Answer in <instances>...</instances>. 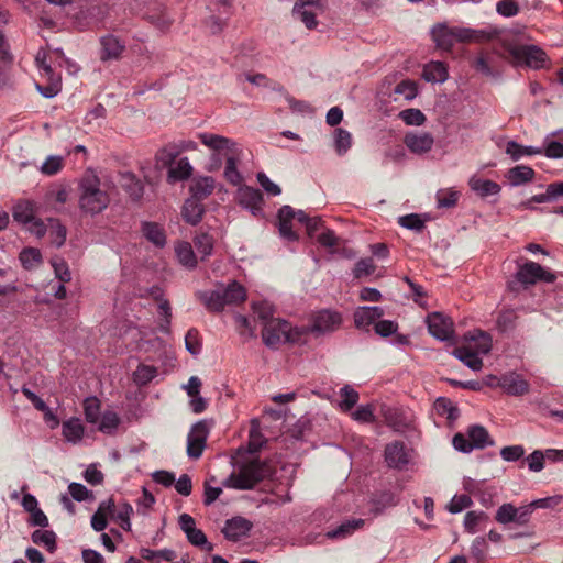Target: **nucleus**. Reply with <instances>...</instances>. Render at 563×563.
<instances>
[{
    "label": "nucleus",
    "mask_w": 563,
    "mask_h": 563,
    "mask_svg": "<svg viewBox=\"0 0 563 563\" xmlns=\"http://www.w3.org/2000/svg\"><path fill=\"white\" fill-rule=\"evenodd\" d=\"M516 278L521 284L533 285L539 280L553 283L556 277L553 273L545 271L540 264L529 261L519 267Z\"/></svg>",
    "instance_id": "9d476101"
},
{
    "label": "nucleus",
    "mask_w": 563,
    "mask_h": 563,
    "mask_svg": "<svg viewBox=\"0 0 563 563\" xmlns=\"http://www.w3.org/2000/svg\"><path fill=\"white\" fill-rule=\"evenodd\" d=\"M295 219V210L290 206H283L278 211V229L280 235L288 241H297L298 235L292 230L291 222Z\"/></svg>",
    "instance_id": "aec40b11"
},
{
    "label": "nucleus",
    "mask_w": 563,
    "mask_h": 563,
    "mask_svg": "<svg viewBox=\"0 0 563 563\" xmlns=\"http://www.w3.org/2000/svg\"><path fill=\"white\" fill-rule=\"evenodd\" d=\"M404 143L410 152L415 154H424L432 148L434 139L428 132H409L405 135Z\"/></svg>",
    "instance_id": "a211bd4d"
},
{
    "label": "nucleus",
    "mask_w": 563,
    "mask_h": 563,
    "mask_svg": "<svg viewBox=\"0 0 563 563\" xmlns=\"http://www.w3.org/2000/svg\"><path fill=\"white\" fill-rule=\"evenodd\" d=\"M509 54L516 66L525 65L532 69H542L549 63L547 53L537 45H515L509 48Z\"/></svg>",
    "instance_id": "0eeeda50"
},
{
    "label": "nucleus",
    "mask_w": 563,
    "mask_h": 563,
    "mask_svg": "<svg viewBox=\"0 0 563 563\" xmlns=\"http://www.w3.org/2000/svg\"><path fill=\"white\" fill-rule=\"evenodd\" d=\"M426 322L429 333L440 341H448L454 334L453 321L441 312L428 314Z\"/></svg>",
    "instance_id": "9b49d317"
},
{
    "label": "nucleus",
    "mask_w": 563,
    "mask_h": 563,
    "mask_svg": "<svg viewBox=\"0 0 563 563\" xmlns=\"http://www.w3.org/2000/svg\"><path fill=\"white\" fill-rule=\"evenodd\" d=\"M492 350V338L483 331H477L471 336L466 344L457 346L452 354L464 365L473 371H479L483 367L482 355H486Z\"/></svg>",
    "instance_id": "20e7f679"
},
{
    "label": "nucleus",
    "mask_w": 563,
    "mask_h": 563,
    "mask_svg": "<svg viewBox=\"0 0 563 563\" xmlns=\"http://www.w3.org/2000/svg\"><path fill=\"white\" fill-rule=\"evenodd\" d=\"M196 297L208 311L220 312L227 305L243 302L246 299V290L236 280H232L227 286L220 285L213 290L197 291Z\"/></svg>",
    "instance_id": "7ed1b4c3"
},
{
    "label": "nucleus",
    "mask_w": 563,
    "mask_h": 563,
    "mask_svg": "<svg viewBox=\"0 0 563 563\" xmlns=\"http://www.w3.org/2000/svg\"><path fill=\"white\" fill-rule=\"evenodd\" d=\"M12 214L16 222L27 224L35 217L34 203L29 200L19 201L14 205Z\"/></svg>",
    "instance_id": "f704fd0d"
},
{
    "label": "nucleus",
    "mask_w": 563,
    "mask_h": 563,
    "mask_svg": "<svg viewBox=\"0 0 563 563\" xmlns=\"http://www.w3.org/2000/svg\"><path fill=\"white\" fill-rule=\"evenodd\" d=\"M178 153L175 143H169L159 148L155 154V166L158 169L169 168L177 158Z\"/></svg>",
    "instance_id": "c9c22d12"
},
{
    "label": "nucleus",
    "mask_w": 563,
    "mask_h": 563,
    "mask_svg": "<svg viewBox=\"0 0 563 563\" xmlns=\"http://www.w3.org/2000/svg\"><path fill=\"white\" fill-rule=\"evenodd\" d=\"M398 223L415 232H421L426 228V221L417 213L400 217Z\"/></svg>",
    "instance_id": "13d9d810"
},
{
    "label": "nucleus",
    "mask_w": 563,
    "mask_h": 563,
    "mask_svg": "<svg viewBox=\"0 0 563 563\" xmlns=\"http://www.w3.org/2000/svg\"><path fill=\"white\" fill-rule=\"evenodd\" d=\"M241 153H242V151L240 150L239 152L234 153L233 155H231L230 157H227L224 159L225 166H224L223 176L230 184H232L234 186L240 185L243 180L241 173L238 170V163H239Z\"/></svg>",
    "instance_id": "473e14b6"
},
{
    "label": "nucleus",
    "mask_w": 563,
    "mask_h": 563,
    "mask_svg": "<svg viewBox=\"0 0 563 563\" xmlns=\"http://www.w3.org/2000/svg\"><path fill=\"white\" fill-rule=\"evenodd\" d=\"M448 76V68L442 62H431L423 67L422 77L428 82H444Z\"/></svg>",
    "instance_id": "c85d7f7f"
},
{
    "label": "nucleus",
    "mask_w": 563,
    "mask_h": 563,
    "mask_svg": "<svg viewBox=\"0 0 563 563\" xmlns=\"http://www.w3.org/2000/svg\"><path fill=\"white\" fill-rule=\"evenodd\" d=\"M384 456L387 465L391 468L404 470L409 463L407 449L401 441L388 443Z\"/></svg>",
    "instance_id": "dca6fc26"
},
{
    "label": "nucleus",
    "mask_w": 563,
    "mask_h": 563,
    "mask_svg": "<svg viewBox=\"0 0 563 563\" xmlns=\"http://www.w3.org/2000/svg\"><path fill=\"white\" fill-rule=\"evenodd\" d=\"M525 452L522 445H508L500 450V456L506 462H517L525 455Z\"/></svg>",
    "instance_id": "69168bd1"
},
{
    "label": "nucleus",
    "mask_w": 563,
    "mask_h": 563,
    "mask_svg": "<svg viewBox=\"0 0 563 563\" xmlns=\"http://www.w3.org/2000/svg\"><path fill=\"white\" fill-rule=\"evenodd\" d=\"M133 514V508L128 501H123L118 505V507H113V511L111 512V518L117 520L120 527L125 530H131V515Z\"/></svg>",
    "instance_id": "ea45409f"
},
{
    "label": "nucleus",
    "mask_w": 563,
    "mask_h": 563,
    "mask_svg": "<svg viewBox=\"0 0 563 563\" xmlns=\"http://www.w3.org/2000/svg\"><path fill=\"white\" fill-rule=\"evenodd\" d=\"M399 118L407 124V125H417L420 126L426 122V115L423 112L419 109L410 108L402 110L399 113Z\"/></svg>",
    "instance_id": "4d7b16f0"
},
{
    "label": "nucleus",
    "mask_w": 563,
    "mask_h": 563,
    "mask_svg": "<svg viewBox=\"0 0 563 563\" xmlns=\"http://www.w3.org/2000/svg\"><path fill=\"white\" fill-rule=\"evenodd\" d=\"M467 437L472 442V448L484 449L488 445H493L494 441L490 439L488 431L478 424L472 426L467 430Z\"/></svg>",
    "instance_id": "2f4dec72"
},
{
    "label": "nucleus",
    "mask_w": 563,
    "mask_h": 563,
    "mask_svg": "<svg viewBox=\"0 0 563 563\" xmlns=\"http://www.w3.org/2000/svg\"><path fill=\"white\" fill-rule=\"evenodd\" d=\"M352 145L351 133L343 129L335 130L334 146L339 155L345 154Z\"/></svg>",
    "instance_id": "6e6d98bb"
},
{
    "label": "nucleus",
    "mask_w": 563,
    "mask_h": 563,
    "mask_svg": "<svg viewBox=\"0 0 563 563\" xmlns=\"http://www.w3.org/2000/svg\"><path fill=\"white\" fill-rule=\"evenodd\" d=\"M213 238L206 233H199L194 239V244L198 253L201 254V260H206L212 254L213 251Z\"/></svg>",
    "instance_id": "09e8293b"
},
{
    "label": "nucleus",
    "mask_w": 563,
    "mask_h": 563,
    "mask_svg": "<svg viewBox=\"0 0 563 563\" xmlns=\"http://www.w3.org/2000/svg\"><path fill=\"white\" fill-rule=\"evenodd\" d=\"M488 543L484 537H477L471 545V555L476 563H483L486 560Z\"/></svg>",
    "instance_id": "bf43d9fd"
},
{
    "label": "nucleus",
    "mask_w": 563,
    "mask_h": 563,
    "mask_svg": "<svg viewBox=\"0 0 563 563\" xmlns=\"http://www.w3.org/2000/svg\"><path fill=\"white\" fill-rule=\"evenodd\" d=\"M19 260L25 269H33L42 263V254L35 247H25L21 251Z\"/></svg>",
    "instance_id": "de8ad7c7"
},
{
    "label": "nucleus",
    "mask_w": 563,
    "mask_h": 563,
    "mask_svg": "<svg viewBox=\"0 0 563 563\" xmlns=\"http://www.w3.org/2000/svg\"><path fill=\"white\" fill-rule=\"evenodd\" d=\"M252 528L253 523L250 520L241 516H235L225 520L221 532L227 540L236 542L246 537Z\"/></svg>",
    "instance_id": "4468645a"
},
{
    "label": "nucleus",
    "mask_w": 563,
    "mask_h": 563,
    "mask_svg": "<svg viewBox=\"0 0 563 563\" xmlns=\"http://www.w3.org/2000/svg\"><path fill=\"white\" fill-rule=\"evenodd\" d=\"M175 253L178 262L188 269L197 266V257L189 242H178L175 246Z\"/></svg>",
    "instance_id": "7c9ffc66"
},
{
    "label": "nucleus",
    "mask_w": 563,
    "mask_h": 563,
    "mask_svg": "<svg viewBox=\"0 0 563 563\" xmlns=\"http://www.w3.org/2000/svg\"><path fill=\"white\" fill-rule=\"evenodd\" d=\"M395 93L404 96L406 100H411L418 93L417 84L413 80H402L395 87Z\"/></svg>",
    "instance_id": "0e129e2a"
},
{
    "label": "nucleus",
    "mask_w": 563,
    "mask_h": 563,
    "mask_svg": "<svg viewBox=\"0 0 563 563\" xmlns=\"http://www.w3.org/2000/svg\"><path fill=\"white\" fill-rule=\"evenodd\" d=\"M51 263L54 268V273L60 283L70 282L71 274L68 264L64 258L56 256L52 258Z\"/></svg>",
    "instance_id": "052dcab7"
},
{
    "label": "nucleus",
    "mask_w": 563,
    "mask_h": 563,
    "mask_svg": "<svg viewBox=\"0 0 563 563\" xmlns=\"http://www.w3.org/2000/svg\"><path fill=\"white\" fill-rule=\"evenodd\" d=\"M125 43L113 34L104 35L100 38V60H119L125 52Z\"/></svg>",
    "instance_id": "2eb2a0df"
},
{
    "label": "nucleus",
    "mask_w": 563,
    "mask_h": 563,
    "mask_svg": "<svg viewBox=\"0 0 563 563\" xmlns=\"http://www.w3.org/2000/svg\"><path fill=\"white\" fill-rule=\"evenodd\" d=\"M340 409L347 412L357 404L360 395L353 387L345 385L340 389Z\"/></svg>",
    "instance_id": "8fccbe9b"
},
{
    "label": "nucleus",
    "mask_w": 563,
    "mask_h": 563,
    "mask_svg": "<svg viewBox=\"0 0 563 563\" xmlns=\"http://www.w3.org/2000/svg\"><path fill=\"white\" fill-rule=\"evenodd\" d=\"M262 338L269 347H276L282 342H295L297 340L292 336L290 324L280 319L267 322L263 328Z\"/></svg>",
    "instance_id": "6e6552de"
},
{
    "label": "nucleus",
    "mask_w": 563,
    "mask_h": 563,
    "mask_svg": "<svg viewBox=\"0 0 563 563\" xmlns=\"http://www.w3.org/2000/svg\"><path fill=\"white\" fill-rule=\"evenodd\" d=\"M432 38L437 46L443 51H451L455 42H471L475 40V31L465 27H449L439 23L432 27Z\"/></svg>",
    "instance_id": "423d86ee"
},
{
    "label": "nucleus",
    "mask_w": 563,
    "mask_h": 563,
    "mask_svg": "<svg viewBox=\"0 0 563 563\" xmlns=\"http://www.w3.org/2000/svg\"><path fill=\"white\" fill-rule=\"evenodd\" d=\"M209 427L206 420L195 423L187 437V454L190 459H199L206 448Z\"/></svg>",
    "instance_id": "1a4fd4ad"
},
{
    "label": "nucleus",
    "mask_w": 563,
    "mask_h": 563,
    "mask_svg": "<svg viewBox=\"0 0 563 563\" xmlns=\"http://www.w3.org/2000/svg\"><path fill=\"white\" fill-rule=\"evenodd\" d=\"M120 184L123 190L133 201H139L144 195V185L132 172H124L120 175Z\"/></svg>",
    "instance_id": "4be33fe9"
},
{
    "label": "nucleus",
    "mask_w": 563,
    "mask_h": 563,
    "mask_svg": "<svg viewBox=\"0 0 563 563\" xmlns=\"http://www.w3.org/2000/svg\"><path fill=\"white\" fill-rule=\"evenodd\" d=\"M192 166L187 157H181L172 165L167 172V181L170 184L188 179L192 175Z\"/></svg>",
    "instance_id": "a878e982"
},
{
    "label": "nucleus",
    "mask_w": 563,
    "mask_h": 563,
    "mask_svg": "<svg viewBox=\"0 0 563 563\" xmlns=\"http://www.w3.org/2000/svg\"><path fill=\"white\" fill-rule=\"evenodd\" d=\"M271 474L272 468L266 461L252 457L236 463V470L225 478L223 485L240 490L252 489Z\"/></svg>",
    "instance_id": "f03ea898"
},
{
    "label": "nucleus",
    "mask_w": 563,
    "mask_h": 563,
    "mask_svg": "<svg viewBox=\"0 0 563 563\" xmlns=\"http://www.w3.org/2000/svg\"><path fill=\"white\" fill-rule=\"evenodd\" d=\"M384 316V310L380 307H361L354 312V322L358 329H367Z\"/></svg>",
    "instance_id": "412c9836"
},
{
    "label": "nucleus",
    "mask_w": 563,
    "mask_h": 563,
    "mask_svg": "<svg viewBox=\"0 0 563 563\" xmlns=\"http://www.w3.org/2000/svg\"><path fill=\"white\" fill-rule=\"evenodd\" d=\"M114 501L113 499H108L100 503L97 511L91 517V527L100 532L107 528L108 521L107 517H111V512L113 511Z\"/></svg>",
    "instance_id": "cd10ccee"
},
{
    "label": "nucleus",
    "mask_w": 563,
    "mask_h": 563,
    "mask_svg": "<svg viewBox=\"0 0 563 563\" xmlns=\"http://www.w3.org/2000/svg\"><path fill=\"white\" fill-rule=\"evenodd\" d=\"M203 213L205 208L201 201L191 197L185 200L181 209V216L187 223L191 225L198 224L201 221Z\"/></svg>",
    "instance_id": "393cba45"
},
{
    "label": "nucleus",
    "mask_w": 563,
    "mask_h": 563,
    "mask_svg": "<svg viewBox=\"0 0 563 563\" xmlns=\"http://www.w3.org/2000/svg\"><path fill=\"white\" fill-rule=\"evenodd\" d=\"M110 188V184L103 183L92 168L86 169L78 181L79 209L90 216L101 213L111 201Z\"/></svg>",
    "instance_id": "f257e3e1"
},
{
    "label": "nucleus",
    "mask_w": 563,
    "mask_h": 563,
    "mask_svg": "<svg viewBox=\"0 0 563 563\" xmlns=\"http://www.w3.org/2000/svg\"><path fill=\"white\" fill-rule=\"evenodd\" d=\"M460 197V192L449 188L440 189L437 192V206L438 208H453L456 206Z\"/></svg>",
    "instance_id": "3c124183"
},
{
    "label": "nucleus",
    "mask_w": 563,
    "mask_h": 563,
    "mask_svg": "<svg viewBox=\"0 0 563 563\" xmlns=\"http://www.w3.org/2000/svg\"><path fill=\"white\" fill-rule=\"evenodd\" d=\"M141 558L152 563H157L161 560L172 562L176 559V552L170 549L151 550L143 548L140 551Z\"/></svg>",
    "instance_id": "c03bdc74"
},
{
    "label": "nucleus",
    "mask_w": 563,
    "mask_h": 563,
    "mask_svg": "<svg viewBox=\"0 0 563 563\" xmlns=\"http://www.w3.org/2000/svg\"><path fill=\"white\" fill-rule=\"evenodd\" d=\"M252 309L254 314L263 322L265 325L271 320H276L274 318V307L268 301H257L253 302Z\"/></svg>",
    "instance_id": "603ef678"
},
{
    "label": "nucleus",
    "mask_w": 563,
    "mask_h": 563,
    "mask_svg": "<svg viewBox=\"0 0 563 563\" xmlns=\"http://www.w3.org/2000/svg\"><path fill=\"white\" fill-rule=\"evenodd\" d=\"M473 504L471 497L468 495H455L450 504L448 505V509L452 514L461 512L462 510L471 507Z\"/></svg>",
    "instance_id": "338daca9"
},
{
    "label": "nucleus",
    "mask_w": 563,
    "mask_h": 563,
    "mask_svg": "<svg viewBox=\"0 0 563 563\" xmlns=\"http://www.w3.org/2000/svg\"><path fill=\"white\" fill-rule=\"evenodd\" d=\"M534 176V170L526 165H517L510 168L506 174L509 184L514 187H518L532 181Z\"/></svg>",
    "instance_id": "bb28decb"
},
{
    "label": "nucleus",
    "mask_w": 563,
    "mask_h": 563,
    "mask_svg": "<svg viewBox=\"0 0 563 563\" xmlns=\"http://www.w3.org/2000/svg\"><path fill=\"white\" fill-rule=\"evenodd\" d=\"M435 412L445 417L449 421H455L459 418V408L445 397H439L434 402Z\"/></svg>",
    "instance_id": "37998d69"
},
{
    "label": "nucleus",
    "mask_w": 563,
    "mask_h": 563,
    "mask_svg": "<svg viewBox=\"0 0 563 563\" xmlns=\"http://www.w3.org/2000/svg\"><path fill=\"white\" fill-rule=\"evenodd\" d=\"M323 1L324 0H297L292 9V14L300 19L307 29L313 30L318 25L317 14L316 12L303 11L302 8L305 5L321 8Z\"/></svg>",
    "instance_id": "6ab92c4d"
},
{
    "label": "nucleus",
    "mask_w": 563,
    "mask_h": 563,
    "mask_svg": "<svg viewBox=\"0 0 563 563\" xmlns=\"http://www.w3.org/2000/svg\"><path fill=\"white\" fill-rule=\"evenodd\" d=\"M157 375V368L152 365L141 364L133 372L132 378L137 386H145Z\"/></svg>",
    "instance_id": "49530a36"
},
{
    "label": "nucleus",
    "mask_w": 563,
    "mask_h": 563,
    "mask_svg": "<svg viewBox=\"0 0 563 563\" xmlns=\"http://www.w3.org/2000/svg\"><path fill=\"white\" fill-rule=\"evenodd\" d=\"M100 409H101V402L97 397H95V396L87 397L84 400V413H85L86 421L91 424L98 423V421L102 415L100 412Z\"/></svg>",
    "instance_id": "a18cd8bd"
},
{
    "label": "nucleus",
    "mask_w": 563,
    "mask_h": 563,
    "mask_svg": "<svg viewBox=\"0 0 563 563\" xmlns=\"http://www.w3.org/2000/svg\"><path fill=\"white\" fill-rule=\"evenodd\" d=\"M488 520V515L484 511H468L464 517V528L468 533H475L477 526Z\"/></svg>",
    "instance_id": "5fc2aeb1"
},
{
    "label": "nucleus",
    "mask_w": 563,
    "mask_h": 563,
    "mask_svg": "<svg viewBox=\"0 0 563 563\" xmlns=\"http://www.w3.org/2000/svg\"><path fill=\"white\" fill-rule=\"evenodd\" d=\"M64 167V158L58 155L48 156L42 164L40 170L43 175L54 176L58 174Z\"/></svg>",
    "instance_id": "864d4df0"
},
{
    "label": "nucleus",
    "mask_w": 563,
    "mask_h": 563,
    "mask_svg": "<svg viewBox=\"0 0 563 563\" xmlns=\"http://www.w3.org/2000/svg\"><path fill=\"white\" fill-rule=\"evenodd\" d=\"M99 426L98 430L104 434L113 435L115 434L120 423L121 419L119 415L112 410H106L102 412L100 419H99Z\"/></svg>",
    "instance_id": "e433bc0d"
},
{
    "label": "nucleus",
    "mask_w": 563,
    "mask_h": 563,
    "mask_svg": "<svg viewBox=\"0 0 563 563\" xmlns=\"http://www.w3.org/2000/svg\"><path fill=\"white\" fill-rule=\"evenodd\" d=\"M236 199L241 207L251 211L255 217L263 214V195L260 189L242 186L238 189Z\"/></svg>",
    "instance_id": "f8f14e48"
},
{
    "label": "nucleus",
    "mask_w": 563,
    "mask_h": 563,
    "mask_svg": "<svg viewBox=\"0 0 563 563\" xmlns=\"http://www.w3.org/2000/svg\"><path fill=\"white\" fill-rule=\"evenodd\" d=\"M47 232L49 242L54 244L56 247H60L65 243L67 230L66 227L63 225L58 219H48Z\"/></svg>",
    "instance_id": "a19ab883"
},
{
    "label": "nucleus",
    "mask_w": 563,
    "mask_h": 563,
    "mask_svg": "<svg viewBox=\"0 0 563 563\" xmlns=\"http://www.w3.org/2000/svg\"><path fill=\"white\" fill-rule=\"evenodd\" d=\"M143 235L157 247H163L166 244V234L164 229L156 222L142 223Z\"/></svg>",
    "instance_id": "c756f323"
},
{
    "label": "nucleus",
    "mask_w": 563,
    "mask_h": 563,
    "mask_svg": "<svg viewBox=\"0 0 563 563\" xmlns=\"http://www.w3.org/2000/svg\"><path fill=\"white\" fill-rule=\"evenodd\" d=\"M341 314L332 310L318 311L312 318L311 331L316 333H327L339 329L341 325Z\"/></svg>",
    "instance_id": "ddd939ff"
},
{
    "label": "nucleus",
    "mask_w": 563,
    "mask_h": 563,
    "mask_svg": "<svg viewBox=\"0 0 563 563\" xmlns=\"http://www.w3.org/2000/svg\"><path fill=\"white\" fill-rule=\"evenodd\" d=\"M506 153L512 161H519L522 156H532L542 154V148L533 146H525L516 141H509L506 145Z\"/></svg>",
    "instance_id": "58836bf2"
},
{
    "label": "nucleus",
    "mask_w": 563,
    "mask_h": 563,
    "mask_svg": "<svg viewBox=\"0 0 563 563\" xmlns=\"http://www.w3.org/2000/svg\"><path fill=\"white\" fill-rule=\"evenodd\" d=\"M497 385L501 387L508 395L522 396L529 391V383L515 372L507 373L498 378Z\"/></svg>",
    "instance_id": "f3484780"
},
{
    "label": "nucleus",
    "mask_w": 563,
    "mask_h": 563,
    "mask_svg": "<svg viewBox=\"0 0 563 563\" xmlns=\"http://www.w3.org/2000/svg\"><path fill=\"white\" fill-rule=\"evenodd\" d=\"M376 269L374 261L371 257L360 260L354 266V276L361 278L373 274Z\"/></svg>",
    "instance_id": "774afa93"
},
{
    "label": "nucleus",
    "mask_w": 563,
    "mask_h": 563,
    "mask_svg": "<svg viewBox=\"0 0 563 563\" xmlns=\"http://www.w3.org/2000/svg\"><path fill=\"white\" fill-rule=\"evenodd\" d=\"M198 139L212 152L209 166L210 172L218 170L222 165V159L230 157L241 150L235 141L219 134L202 132L198 134Z\"/></svg>",
    "instance_id": "39448f33"
},
{
    "label": "nucleus",
    "mask_w": 563,
    "mask_h": 563,
    "mask_svg": "<svg viewBox=\"0 0 563 563\" xmlns=\"http://www.w3.org/2000/svg\"><path fill=\"white\" fill-rule=\"evenodd\" d=\"M188 541L195 545L203 548L206 551L211 552L213 550V544L208 542L205 532L198 528H195L188 534H186Z\"/></svg>",
    "instance_id": "e2e57ef3"
},
{
    "label": "nucleus",
    "mask_w": 563,
    "mask_h": 563,
    "mask_svg": "<svg viewBox=\"0 0 563 563\" xmlns=\"http://www.w3.org/2000/svg\"><path fill=\"white\" fill-rule=\"evenodd\" d=\"M495 520L501 525L516 523V507L510 503L503 504L497 509Z\"/></svg>",
    "instance_id": "680f3d73"
},
{
    "label": "nucleus",
    "mask_w": 563,
    "mask_h": 563,
    "mask_svg": "<svg viewBox=\"0 0 563 563\" xmlns=\"http://www.w3.org/2000/svg\"><path fill=\"white\" fill-rule=\"evenodd\" d=\"M470 188L481 198L499 195L501 187L498 183L484 179L476 175H473L468 179Z\"/></svg>",
    "instance_id": "5701e85b"
},
{
    "label": "nucleus",
    "mask_w": 563,
    "mask_h": 563,
    "mask_svg": "<svg viewBox=\"0 0 563 563\" xmlns=\"http://www.w3.org/2000/svg\"><path fill=\"white\" fill-rule=\"evenodd\" d=\"M216 188V180L211 176H200L190 185V194L191 198L197 199L199 201L208 198Z\"/></svg>",
    "instance_id": "b1692460"
},
{
    "label": "nucleus",
    "mask_w": 563,
    "mask_h": 563,
    "mask_svg": "<svg viewBox=\"0 0 563 563\" xmlns=\"http://www.w3.org/2000/svg\"><path fill=\"white\" fill-rule=\"evenodd\" d=\"M364 525L363 519H353L341 523L338 528L327 532L329 539H342L352 534L355 530L360 529Z\"/></svg>",
    "instance_id": "79ce46f5"
},
{
    "label": "nucleus",
    "mask_w": 563,
    "mask_h": 563,
    "mask_svg": "<svg viewBox=\"0 0 563 563\" xmlns=\"http://www.w3.org/2000/svg\"><path fill=\"white\" fill-rule=\"evenodd\" d=\"M84 432L85 428L78 418H70L63 423V435L68 442L81 441Z\"/></svg>",
    "instance_id": "72a5a7b5"
},
{
    "label": "nucleus",
    "mask_w": 563,
    "mask_h": 563,
    "mask_svg": "<svg viewBox=\"0 0 563 563\" xmlns=\"http://www.w3.org/2000/svg\"><path fill=\"white\" fill-rule=\"evenodd\" d=\"M31 539L33 541V543L37 544V545H43L49 553H54L57 549V544H56V533L52 530H43V529H38V530H35L32 536H31Z\"/></svg>",
    "instance_id": "4c0bfd02"
}]
</instances>
